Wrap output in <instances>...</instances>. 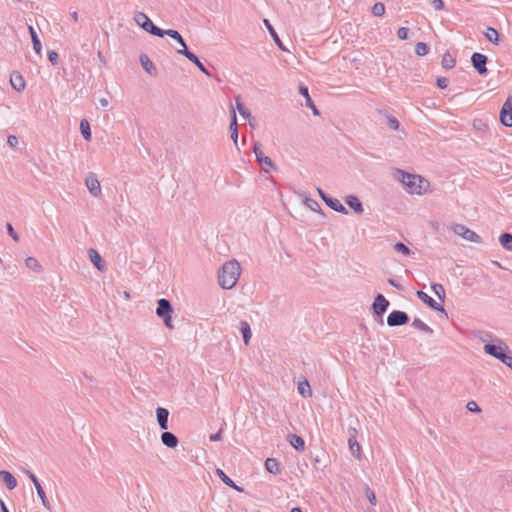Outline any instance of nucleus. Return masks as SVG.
Wrapping results in <instances>:
<instances>
[{"label": "nucleus", "mask_w": 512, "mask_h": 512, "mask_svg": "<svg viewBox=\"0 0 512 512\" xmlns=\"http://www.w3.org/2000/svg\"><path fill=\"white\" fill-rule=\"evenodd\" d=\"M241 267L237 260H230L223 264L218 272V282L223 289L233 288L240 276Z\"/></svg>", "instance_id": "f257e3e1"}, {"label": "nucleus", "mask_w": 512, "mask_h": 512, "mask_svg": "<svg viewBox=\"0 0 512 512\" xmlns=\"http://www.w3.org/2000/svg\"><path fill=\"white\" fill-rule=\"evenodd\" d=\"M396 174L399 175V180L408 188L411 194H422L426 191L423 184L429 185L420 175L411 174L401 169H397Z\"/></svg>", "instance_id": "f03ea898"}, {"label": "nucleus", "mask_w": 512, "mask_h": 512, "mask_svg": "<svg viewBox=\"0 0 512 512\" xmlns=\"http://www.w3.org/2000/svg\"><path fill=\"white\" fill-rule=\"evenodd\" d=\"M173 312L174 308L168 299L161 298L157 300L156 315L163 320L168 329L174 328L172 323Z\"/></svg>", "instance_id": "7ed1b4c3"}, {"label": "nucleus", "mask_w": 512, "mask_h": 512, "mask_svg": "<svg viewBox=\"0 0 512 512\" xmlns=\"http://www.w3.org/2000/svg\"><path fill=\"white\" fill-rule=\"evenodd\" d=\"M133 19L138 26L151 35L162 34V29L157 27L144 12H136Z\"/></svg>", "instance_id": "20e7f679"}, {"label": "nucleus", "mask_w": 512, "mask_h": 512, "mask_svg": "<svg viewBox=\"0 0 512 512\" xmlns=\"http://www.w3.org/2000/svg\"><path fill=\"white\" fill-rule=\"evenodd\" d=\"M253 153L255 154L256 161L260 165L263 172L269 173L270 169L275 168V165H274L272 159L263 154L262 144L260 142L257 141L254 143Z\"/></svg>", "instance_id": "39448f33"}, {"label": "nucleus", "mask_w": 512, "mask_h": 512, "mask_svg": "<svg viewBox=\"0 0 512 512\" xmlns=\"http://www.w3.org/2000/svg\"><path fill=\"white\" fill-rule=\"evenodd\" d=\"M483 349L486 354L500 360L509 347L502 340L497 339L495 342L485 344Z\"/></svg>", "instance_id": "423d86ee"}, {"label": "nucleus", "mask_w": 512, "mask_h": 512, "mask_svg": "<svg viewBox=\"0 0 512 512\" xmlns=\"http://www.w3.org/2000/svg\"><path fill=\"white\" fill-rule=\"evenodd\" d=\"M471 63L479 75L486 76L488 74V57L486 55L479 52H474L471 56Z\"/></svg>", "instance_id": "0eeeda50"}, {"label": "nucleus", "mask_w": 512, "mask_h": 512, "mask_svg": "<svg viewBox=\"0 0 512 512\" xmlns=\"http://www.w3.org/2000/svg\"><path fill=\"white\" fill-rule=\"evenodd\" d=\"M453 231L455 234L461 236L462 238H464L467 241H470L473 243H481L482 242L481 237L476 232L469 229L465 225L455 224L453 226Z\"/></svg>", "instance_id": "6e6552de"}, {"label": "nucleus", "mask_w": 512, "mask_h": 512, "mask_svg": "<svg viewBox=\"0 0 512 512\" xmlns=\"http://www.w3.org/2000/svg\"><path fill=\"white\" fill-rule=\"evenodd\" d=\"M317 191L321 199L329 208L342 214L348 213V210L341 204L338 199L328 196L321 188H317Z\"/></svg>", "instance_id": "1a4fd4ad"}, {"label": "nucleus", "mask_w": 512, "mask_h": 512, "mask_svg": "<svg viewBox=\"0 0 512 512\" xmlns=\"http://www.w3.org/2000/svg\"><path fill=\"white\" fill-rule=\"evenodd\" d=\"M410 318L404 311L393 310L387 317V324L390 327L402 326L409 322Z\"/></svg>", "instance_id": "9d476101"}, {"label": "nucleus", "mask_w": 512, "mask_h": 512, "mask_svg": "<svg viewBox=\"0 0 512 512\" xmlns=\"http://www.w3.org/2000/svg\"><path fill=\"white\" fill-rule=\"evenodd\" d=\"M500 122L505 127H512V99L508 97L500 111Z\"/></svg>", "instance_id": "9b49d317"}, {"label": "nucleus", "mask_w": 512, "mask_h": 512, "mask_svg": "<svg viewBox=\"0 0 512 512\" xmlns=\"http://www.w3.org/2000/svg\"><path fill=\"white\" fill-rule=\"evenodd\" d=\"M389 305V301L382 294L379 293L376 295L374 302L372 304L373 313L379 317H382L384 313L387 311Z\"/></svg>", "instance_id": "f8f14e48"}, {"label": "nucleus", "mask_w": 512, "mask_h": 512, "mask_svg": "<svg viewBox=\"0 0 512 512\" xmlns=\"http://www.w3.org/2000/svg\"><path fill=\"white\" fill-rule=\"evenodd\" d=\"M349 438H348V445L349 449L351 451V454L357 458L360 459L361 457V447L357 441V430L355 428L350 427L349 428Z\"/></svg>", "instance_id": "ddd939ff"}, {"label": "nucleus", "mask_w": 512, "mask_h": 512, "mask_svg": "<svg viewBox=\"0 0 512 512\" xmlns=\"http://www.w3.org/2000/svg\"><path fill=\"white\" fill-rule=\"evenodd\" d=\"M298 92L300 95H302L305 98V105L312 110V113L315 116L320 115L318 108L316 107L312 98L310 97L308 87L305 84L300 83L298 86Z\"/></svg>", "instance_id": "4468645a"}, {"label": "nucleus", "mask_w": 512, "mask_h": 512, "mask_svg": "<svg viewBox=\"0 0 512 512\" xmlns=\"http://www.w3.org/2000/svg\"><path fill=\"white\" fill-rule=\"evenodd\" d=\"M417 297L422 300L429 308L445 313V309L442 305L438 304L432 297H430L427 293L422 290H418L416 292Z\"/></svg>", "instance_id": "2eb2a0df"}, {"label": "nucleus", "mask_w": 512, "mask_h": 512, "mask_svg": "<svg viewBox=\"0 0 512 512\" xmlns=\"http://www.w3.org/2000/svg\"><path fill=\"white\" fill-rule=\"evenodd\" d=\"M86 186L89 190V192L97 197L101 194V186H100V182L98 181V179L96 178V176L91 173L87 178H86Z\"/></svg>", "instance_id": "dca6fc26"}, {"label": "nucleus", "mask_w": 512, "mask_h": 512, "mask_svg": "<svg viewBox=\"0 0 512 512\" xmlns=\"http://www.w3.org/2000/svg\"><path fill=\"white\" fill-rule=\"evenodd\" d=\"M139 61L143 69L150 75V76H157L158 70L154 63L150 60V58L142 53L139 57Z\"/></svg>", "instance_id": "f3484780"}, {"label": "nucleus", "mask_w": 512, "mask_h": 512, "mask_svg": "<svg viewBox=\"0 0 512 512\" xmlns=\"http://www.w3.org/2000/svg\"><path fill=\"white\" fill-rule=\"evenodd\" d=\"M10 84L18 92L23 91L25 89V86H26V83H25V80H24L23 76L18 71H13L11 73V75H10Z\"/></svg>", "instance_id": "a211bd4d"}, {"label": "nucleus", "mask_w": 512, "mask_h": 512, "mask_svg": "<svg viewBox=\"0 0 512 512\" xmlns=\"http://www.w3.org/2000/svg\"><path fill=\"white\" fill-rule=\"evenodd\" d=\"M160 438H161L162 444L171 449L176 448L179 444L178 437L175 434H173L172 432H168L166 430H164V432H162Z\"/></svg>", "instance_id": "6ab92c4d"}, {"label": "nucleus", "mask_w": 512, "mask_h": 512, "mask_svg": "<svg viewBox=\"0 0 512 512\" xmlns=\"http://www.w3.org/2000/svg\"><path fill=\"white\" fill-rule=\"evenodd\" d=\"M183 56H185L188 60H190L192 63H194L198 69L204 73L206 76L211 77V73L206 69V67L203 65V63L200 61L199 57L191 52L190 50H185L183 52Z\"/></svg>", "instance_id": "aec40b11"}, {"label": "nucleus", "mask_w": 512, "mask_h": 512, "mask_svg": "<svg viewBox=\"0 0 512 512\" xmlns=\"http://www.w3.org/2000/svg\"><path fill=\"white\" fill-rule=\"evenodd\" d=\"M156 417L159 427L162 430L168 429V417H169V410L164 407H158L156 409Z\"/></svg>", "instance_id": "412c9836"}, {"label": "nucleus", "mask_w": 512, "mask_h": 512, "mask_svg": "<svg viewBox=\"0 0 512 512\" xmlns=\"http://www.w3.org/2000/svg\"><path fill=\"white\" fill-rule=\"evenodd\" d=\"M287 441L296 451L303 452L305 450V441L301 436L288 434Z\"/></svg>", "instance_id": "4be33fe9"}, {"label": "nucleus", "mask_w": 512, "mask_h": 512, "mask_svg": "<svg viewBox=\"0 0 512 512\" xmlns=\"http://www.w3.org/2000/svg\"><path fill=\"white\" fill-rule=\"evenodd\" d=\"M345 203L356 213L362 214L364 209L361 201L355 195H349L345 198Z\"/></svg>", "instance_id": "5701e85b"}, {"label": "nucleus", "mask_w": 512, "mask_h": 512, "mask_svg": "<svg viewBox=\"0 0 512 512\" xmlns=\"http://www.w3.org/2000/svg\"><path fill=\"white\" fill-rule=\"evenodd\" d=\"M88 255L90 258V261L93 263V265L99 270L103 271L105 269V263L101 257V255L95 250V249H89Z\"/></svg>", "instance_id": "b1692460"}, {"label": "nucleus", "mask_w": 512, "mask_h": 512, "mask_svg": "<svg viewBox=\"0 0 512 512\" xmlns=\"http://www.w3.org/2000/svg\"><path fill=\"white\" fill-rule=\"evenodd\" d=\"M0 478L3 480L8 489L12 490L17 486L16 478L6 470L0 471Z\"/></svg>", "instance_id": "393cba45"}, {"label": "nucleus", "mask_w": 512, "mask_h": 512, "mask_svg": "<svg viewBox=\"0 0 512 512\" xmlns=\"http://www.w3.org/2000/svg\"><path fill=\"white\" fill-rule=\"evenodd\" d=\"M264 25L266 26L267 30L269 31L271 37L273 38L274 42L276 43V45L283 51H286V48L285 46L283 45L280 37L278 36L277 32L275 31L274 27L272 26V24L269 22V20L267 19H264Z\"/></svg>", "instance_id": "a878e982"}, {"label": "nucleus", "mask_w": 512, "mask_h": 512, "mask_svg": "<svg viewBox=\"0 0 512 512\" xmlns=\"http://www.w3.org/2000/svg\"><path fill=\"white\" fill-rule=\"evenodd\" d=\"M239 330L243 336V341L245 345H248L252 337L250 324L247 321H240Z\"/></svg>", "instance_id": "bb28decb"}, {"label": "nucleus", "mask_w": 512, "mask_h": 512, "mask_svg": "<svg viewBox=\"0 0 512 512\" xmlns=\"http://www.w3.org/2000/svg\"><path fill=\"white\" fill-rule=\"evenodd\" d=\"M28 30H29V33H30V36H31V40H32V44H33V49H34V51L38 55L41 56V50H42L41 41H40V39H39L35 29L32 26H29Z\"/></svg>", "instance_id": "cd10ccee"}, {"label": "nucleus", "mask_w": 512, "mask_h": 512, "mask_svg": "<svg viewBox=\"0 0 512 512\" xmlns=\"http://www.w3.org/2000/svg\"><path fill=\"white\" fill-rule=\"evenodd\" d=\"M216 474L217 476L222 480V482L227 485L228 487L230 488H233L237 491H242V489L240 487H238L235 482L229 477L226 475V473L221 470V469H217L216 470Z\"/></svg>", "instance_id": "c85d7f7f"}, {"label": "nucleus", "mask_w": 512, "mask_h": 512, "mask_svg": "<svg viewBox=\"0 0 512 512\" xmlns=\"http://www.w3.org/2000/svg\"><path fill=\"white\" fill-rule=\"evenodd\" d=\"M279 462L275 458H267L265 461L266 470L274 475H278L280 471Z\"/></svg>", "instance_id": "c756f323"}, {"label": "nucleus", "mask_w": 512, "mask_h": 512, "mask_svg": "<svg viewBox=\"0 0 512 512\" xmlns=\"http://www.w3.org/2000/svg\"><path fill=\"white\" fill-rule=\"evenodd\" d=\"M483 34L489 42L495 45L499 44V32L495 28L488 26Z\"/></svg>", "instance_id": "7c9ffc66"}, {"label": "nucleus", "mask_w": 512, "mask_h": 512, "mask_svg": "<svg viewBox=\"0 0 512 512\" xmlns=\"http://www.w3.org/2000/svg\"><path fill=\"white\" fill-rule=\"evenodd\" d=\"M501 246L507 251H512V234L504 232L499 237Z\"/></svg>", "instance_id": "2f4dec72"}, {"label": "nucleus", "mask_w": 512, "mask_h": 512, "mask_svg": "<svg viewBox=\"0 0 512 512\" xmlns=\"http://www.w3.org/2000/svg\"><path fill=\"white\" fill-rule=\"evenodd\" d=\"M80 131H81V134L83 136V138L86 140V141H90L91 140V129H90V124L88 122L87 119H82L80 121Z\"/></svg>", "instance_id": "473e14b6"}, {"label": "nucleus", "mask_w": 512, "mask_h": 512, "mask_svg": "<svg viewBox=\"0 0 512 512\" xmlns=\"http://www.w3.org/2000/svg\"><path fill=\"white\" fill-rule=\"evenodd\" d=\"M298 392L303 397H310V396H312V390H311L310 384H309V382L306 379H304L303 381L299 382V384H298Z\"/></svg>", "instance_id": "72a5a7b5"}, {"label": "nucleus", "mask_w": 512, "mask_h": 512, "mask_svg": "<svg viewBox=\"0 0 512 512\" xmlns=\"http://www.w3.org/2000/svg\"><path fill=\"white\" fill-rule=\"evenodd\" d=\"M412 326L421 330L424 333L432 334L433 329L430 328L426 323H424L421 319L415 318L412 322Z\"/></svg>", "instance_id": "f704fd0d"}, {"label": "nucleus", "mask_w": 512, "mask_h": 512, "mask_svg": "<svg viewBox=\"0 0 512 512\" xmlns=\"http://www.w3.org/2000/svg\"><path fill=\"white\" fill-rule=\"evenodd\" d=\"M441 64L444 69H452L456 65V60L446 52L442 57Z\"/></svg>", "instance_id": "c9c22d12"}, {"label": "nucleus", "mask_w": 512, "mask_h": 512, "mask_svg": "<svg viewBox=\"0 0 512 512\" xmlns=\"http://www.w3.org/2000/svg\"><path fill=\"white\" fill-rule=\"evenodd\" d=\"M236 107H237L239 114L243 118H246V119L252 118L251 112L247 108H245V106L241 102L240 96L236 97Z\"/></svg>", "instance_id": "e433bc0d"}, {"label": "nucleus", "mask_w": 512, "mask_h": 512, "mask_svg": "<svg viewBox=\"0 0 512 512\" xmlns=\"http://www.w3.org/2000/svg\"><path fill=\"white\" fill-rule=\"evenodd\" d=\"M36 491H37L38 497L41 499V502H42L43 506L45 508H47L48 510H50L51 509V505H50V502H49V500H48V498L46 496V493H45L42 485H37Z\"/></svg>", "instance_id": "4c0bfd02"}, {"label": "nucleus", "mask_w": 512, "mask_h": 512, "mask_svg": "<svg viewBox=\"0 0 512 512\" xmlns=\"http://www.w3.org/2000/svg\"><path fill=\"white\" fill-rule=\"evenodd\" d=\"M25 264L27 268L33 270L34 272L41 271V265L39 264L38 260L34 257H27L25 260Z\"/></svg>", "instance_id": "58836bf2"}, {"label": "nucleus", "mask_w": 512, "mask_h": 512, "mask_svg": "<svg viewBox=\"0 0 512 512\" xmlns=\"http://www.w3.org/2000/svg\"><path fill=\"white\" fill-rule=\"evenodd\" d=\"M415 53L418 56H425L429 53V46L424 42H418L415 45Z\"/></svg>", "instance_id": "ea45409f"}, {"label": "nucleus", "mask_w": 512, "mask_h": 512, "mask_svg": "<svg viewBox=\"0 0 512 512\" xmlns=\"http://www.w3.org/2000/svg\"><path fill=\"white\" fill-rule=\"evenodd\" d=\"M394 250L396 252L402 253L405 256H409V255L412 254L411 249L408 246H406L404 243H402V242H397L394 245Z\"/></svg>", "instance_id": "a19ab883"}, {"label": "nucleus", "mask_w": 512, "mask_h": 512, "mask_svg": "<svg viewBox=\"0 0 512 512\" xmlns=\"http://www.w3.org/2000/svg\"><path fill=\"white\" fill-rule=\"evenodd\" d=\"M434 293L438 296L440 301L444 302L445 300V289L442 284H432L431 286Z\"/></svg>", "instance_id": "79ce46f5"}, {"label": "nucleus", "mask_w": 512, "mask_h": 512, "mask_svg": "<svg viewBox=\"0 0 512 512\" xmlns=\"http://www.w3.org/2000/svg\"><path fill=\"white\" fill-rule=\"evenodd\" d=\"M385 13V6L381 2H377L372 6V14L376 17H380Z\"/></svg>", "instance_id": "37998d69"}, {"label": "nucleus", "mask_w": 512, "mask_h": 512, "mask_svg": "<svg viewBox=\"0 0 512 512\" xmlns=\"http://www.w3.org/2000/svg\"><path fill=\"white\" fill-rule=\"evenodd\" d=\"M304 203L312 211H317V212H321L322 211L321 207H320V204L316 200H314L312 198H306L304 200Z\"/></svg>", "instance_id": "c03bdc74"}, {"label": "nucleus", "mask_w": 512, "mask_h": 512, "mask_svg": "<svg viewBox=\"0 0 512 512\" xmlns=\"http://www.w3.org/2000/svg\"><path fill=\"white\" fill-rule=\"evenodd\" d=\"M387 126L388 128H390L391 130H398L399 127H400V123L399 121L394 117V116H387Z\"/></svg>", "instance_id": "a18cd8bd"}, {"label": "nucleus", "mask_w": 512, "mask_h": 512, "mask_svg": "<svg viewBox=\"0 0 512 512\" xmlns=\"http://www.w3.org/2000/svg\"><path fill=\"white\" fill-rule=\"evenodd\" d=\"M175 41L182 47L181 49L177 50L178 54L183 55V52L185 50H189L187 45H186V42H185L184 38L182 37V35L180 33H179V36L175 38Z\"/></svg>", "instance_id": "49530a36"}, {"label": "nucleus", "mask_w": 512, "mask_h": 512, "mask_svg": "<svg viewBox=\"0 0 512 512\" xmlns=\"http://www.w3.org/2000/svg\"><path fill=\"white\" fill-rule=\"evenodd\" d=\"M175 41L182 47L181 49L177 50L178 54L183 55V52L185 50H189L187 45H186V42H185L184 38L182 37V35L180 33H179V36L175 38Z\"/></svg>", "instance_id": "de8ad7c7"}, {"label": "nucleus", "mask_w": 512, "mask_h": 512, "mask_svg": "<svg viewBox=\"0 0 512 512\" xmlns=\"http://www.w3.org/2000/svg\"><path fill=\"white\" fill-rule=\"evenodd\" d=\"M165 35H167L175 40V38L179 36V32L174 29H168V30L162 29V34H159L158 37H164Z\"/></svg>", "instance_id": "09e8293b"}, {"label": "nucleus", "mask_w": 512, "mask_h": 512, "mask_svg": "<svg viewBox=\"0 0 512 512\" xmlns=\"http://www.w3.org/2000/svg\"><path fill=\"white\" fill-rule=\"evenodd\" d=\"M6 228H7V232L9 234V236L15 241V242H18L19 241V236L18 234L16 233V231L14 230L12 224L10 223H7L6 225Z\"/></svg>", "instance_id": "8fccbe9b"}, {"label": "nucleus", "mask_w": 512, "mask_h": 512, "mask_svg": "<svg viewBox=\"0 0 512 512\" xmlns=\"http://www.w3.org/2000/svg\"><path fill=\"white\" fill-rule=\"evenodd\" d=\"M409 29L406 27H401L397 31V36L400 40H406L408 38Z\"/></svg>", "instance_id": "3c124183"}, {"label": "nucleus", "mask_w": 512, "mask_h": 512, "mask_svg": "<svg viewBox=\"0 0 512 512\" xmlns=\"http://www.w3.org/2000/svg\"><path fill=\"white\" fill-rule=\"evenodd\" d=\"M47 57H48V60L53 64H57L58 62V59H59V55L56 51L54 50H51V51H48L47 53Z\"/></svg>", "instance_id": "603ef678"}, {"label": "nucleus", "mask_w": 512, "mask_h": 512, "mask_svg": "<svg viewBox=\"0 0 512 512\" xmlns=\"http://www.w3.org/2000/svg\"><path fill=\"white\" fill-rule=\"evenodd\" d=\"M436 84L440 89H445L448 87L449 80L446 77H438L436 79Z\"/></svg>", "instance_id": "864d4df0"}, {"label": "nucleus", "mask_w": 512, "mask_h": 512, "mask_svg": "<svg viewBox=\"0 0 512 512\" xmlns=\"http://www.w3.org/2000/svg\"><path fill=\"white\" fill-rule=\"evenodd\" d=\"M366 495H367V498H368V501L370 502V504L375 506L377 504V498H376L375 493L372 490H370L369 488H367Z\"/></svg>", "instance_id": "5fc2aeb1"}, {"label": "nucleus", "mask_w": 512, "mask_h": 512, "mask_svg": "<svg viewBox=\"0 0 512 512\" xmlns=\"http://www.w3.org/2000/svg\"><path fill=\"white\" fill-rule=\"evenodd\" d=\"M500 361L504 363L507 367L512 369V355L504 353V355L501 357Z\"/></svg>", "instance_id": "6e6d98bb"}, {"label": "nucleus", "mask_w": 512, "mask_h": 512, "mask_svg": "<svg viewBox=\"0 0 512 512\" xmlns=\"http://www.w3.org/2000/svg\"><path fill=\"white\" fill-rule=\"evenodd\" d=\"M466 408L471 412H480L481 409L475 401H469Z\"/></svg>", "instance_id": "4d7b16f0"}, {"label": "nucleus", "mask_w": 512, "mask_h": 512, "mask_svg": "<svg viewBox=\"0 0 512 512\" xmlns=\"http://www.w3.org/2000/svg\"><path fill=\"white\" fill-rule=\"evenodd\" d=\"M229 129H230V131H233V132L235 130H238L237 118H236V113L234 110H232V118H231V123H230Z\"/></svg>", "instance_id": "13d9d810"}, {"label": "nucleus", "mask_w": 512, "mask_h": 512, "mask_svg": "<svg viewBox=\"0 0 512 512\" xmlns=\"http://www.w3.org/2000/svg\"><path fill=\"white\" fill-rule=\"evenodd\" d=\"M431 5L435 10H442L445 6L443 0H432Z\"/></svg>", "instance_id": "bf43d9fd"}, {"label": "nucleus", "mask_w": 512, "mask_h": 512, "mask_svg": "<svg viewBox=\"0 0 512 512\" xmlns=\"http://www.w3.org/2000/svg\"><path fill=\"white\" fill-rule=\"evenodd\" d=\"M7 143L10 147L15 148L18 144V138L14 135H9L7 138Z\"/></svg>", "instance_id": "052dcab7"}, {"label": "nucleus", "mask_w": 512, "mask_h": 512, "mask_svg": "<svg viewBox=\"0 0 512 512\" xmlns=\"http://www.w3.org/2000/svg\"><path fill=\"white\" fill-rule=\"evenodd\" d=\"M223 430L220 429L218 432L210 435V441H220L222 440Z\"/></svg>", "instance_id": "680f3d73"}, {"label": "nucleus", "mask_w": 512, "mask_h": 512, "mask_svg": "<svg viewBox=\"0 0 512 512\" xmlns=\"http://www.w3.org/2000/svg\"><path fill=\"white\" fill-rule=\"evenodd\" d=\"M388 283H389L391 286H393V287H395L396 289H398V290H403V286H402L400 283L396 282V281H395L394 279H392V278H389V279H388Z\"/></svg>", "instance_id": "e2e57ef3"}, {"label": "nucleus", "mask_w": 512, "mask_h": 512, "mask_svg": "<svg viewBox=\"0 0 512 512\" xmlns=\"http://www.w3.org/2000/svg\"><path fill=\"white\" fill-rule=\"evenodd\" d=\"M231 132V139L233 140L234 144L237 146L238 143V130L230 131Z\"/></svg>", "instance_id": "0e129e2a"}, {"label": "nucleus", "mask_w": 512, "mask_h": 512, "mask_svg": "<svg viewBox=\"0 0 512 512\" xmlns=\"http://www.w3.org/2000/svg\"><path fill=\"white\" fill-rule=\"evenodd\" d=\"M29 478L33 482L35 488L37 487V485H41L40 481L38 480L35 474H31V477Z\"/></svg>", "instance_id": "69168bd1"}, {"label": "nucleus", "mask_w": 512, "mask_h": 512, "mask_svg": "<svg viewBox=\"0 0 512 512\" xmlns=\"http://www.w3.org/2000/svg\"><path fill=\"white\" fill-rule=\"evenodd\" d=\"M99 102H100V104H101V106H102V107H107V106H108V104H109V103H108V100H107L106 98H101V99L99 100Z\"/></svg>", "instance_id": "338daca9"}, {"label": "nucleus", "mask_w": 512, "mask_h": 512, "mask_svg": "<svg viewBox=\"0 0 512 512\" xmlns=\"http://www.w3.org/2000/svg\"><path fill=\"white\" fill-rule=\"evenodd\" d=\"M0 506L2 512H9V509L7 508L6 504L3 501H0Z\"/></svg>", "instance_id": "774afa93"}]
</instances>
